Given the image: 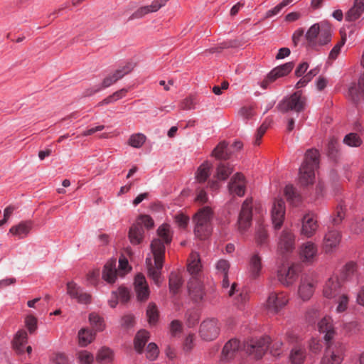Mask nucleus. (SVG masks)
I'll return each instance as SVG.
<instances>
[{
  "mask_svg": "<svg viewBox=\"0 0 364 364\" xmlns=\"http://www.w3.org/2000/svg\"><path fill=\"white\" fill-rule=\"evenodd\" d=\"M343 142L348 146L358 147L363 144L360 137L356 133H350L346 135Z\"/></svg>",
  "mask_w": 364,
  "mask_h": 364,
  "instance_id": "nucleus-42",
  "label": "nucleus"
},
{
  "mask_svg": "<svg viewBox=\"0 0 364 364\" xmlns=\"http://www.w3.org/2000/svg\"><path fill=\"white\" fill-rule=\"evenodd\" d=\"M341 240V232L334 228H329L324 236L323 248L326 252H330L337 247Z\"/></svg>",
  "mask_w": 364,
  "mask_h": 364,
  "instance_id": "nucleus-19",
  "label": "nucleus"
},
{
  "mask_svg": "<svg viewBox=\"0 0 364 364\" xmlns=\"http://www.w3.org/2000/svg\"><path fill=\"white\" fill-rule=\"evenodd\" d=\"M117 261L115 259H109L104 267L102 277L109 284L115 282L117 276L123 277L131 270L129 261L124 257L119 259V270L116 269Z\"/></svg>",
  "mask_w": 364,
  "mask_h": 364,
  "instance_id": "nucleus-5",
  "label": "nucleus"
},
{
  "mask_svg": "<svg viewBox=\"0 0 364 364\" xmlns=\"http://www.w3.org/2000/svg\"><path fill=\"white\" fill-rule=\"evenodd\" d=\"M146 316L150 324H154L158 321L159 311L157 306L154 303L149 304L146 309Z\"/></svg>",
  "mask_w": 364,
  "mask_h": 364,
  "instance_id": "nucleus-47",
  "label": "nucleus"
},
{
  "mask_svg": "<svg viewBox=\"0 0 364 364\" xmlns=\"http://www.w3.org/2000/svg\"><path fill=\"white\" fill-rule=\"evenodd\" d=\"M146 136L142 134H135L130 136L129 144L134 148H140L144 144Z\"/></svg>",
  "mask_w": 364,
  "mask_h": 364,
  "instance_id": "nucleus-50",
  "label": "nucleus"
},
{
  "mask_svg": "<svg viewBox=\"0 0 364 364\" xmlns=\"http://www.w3.org/2000/svg\"><path fill=\"white\" fill-rule=\"evenodd\" d=\"M28 334L26 330H18L12 341V347L19 353L23 352L22 347L27 343Z\"/></svg>",
  "mask_w": 364,
  "mask_h": 364,
  "instance_id": "nucleus-35",
  "label": "nucleus"
},
{
  "mask_svg": "<svg viewBox=\"0 0 364 364\" xmlns=\"http://www.w3.org/2000/svg\"><path fill=\"white\" fill-rule=\"evenodd\" d=\"M183 329V325L177 320L173 321L170 324V331L172 336H176Z\"/></svg>",
  "mask_w": 364,
  "mask_h": 364,
  "instance_id": "nucleus-64",
  "label": "nucleus"
},
{
  "mask_svg": "<svg viewBox=\"0 0 364 364\" xmlns=\"http://www.w3.org/2000/svg\"><path fill=\"white\" fill-rule=\"evenodd\" d=\"M300 257L304 262H313L317 255V247L311 242H307L300 247Z\"/></svg>",
  "mask_w": 364,
  "mask_h": 364,
  "instance_id": "nucleus-26",
  "label": "nucleus"
},
{
  "mask_svg": "<svg viewBox=\"0 0 364 364\" xmlns=\"http://www.w3.org/2000/svg\"><path fill=\"white\" fill-rule=\"evenodd\" d=\"M342 292V285L337 276H331L323 287V296L329 299L336 298Z\"/></svg>",
  "mask_w": 364,
  "mask_h": 364,
  "instance_id": "nucleus-15",
  "label": "nucleus"
},
{
  "mask_svg": "<svg viewBox=\"0 0 364 364\" xmlns=\"http://www.w3.org/2000/svg\"><path fill=\"white\" fill-rule=\"evenodd\" d=\"M133 64L128 63L122 68L117 69L114 73L108 75L103 80L102 87H109L111 85L114 84L125 75L129 74L133 70Z\"/></svg>",
  "mask_w": 364,
  "mask_h": 364,
  "instance_id": "nucleus-20",
  "label": "nucleus"
},
{
  "mask_svg": "<svg viewBox=\"0 0 364 364\" xmlns=\"http://www.w3.org/2000/svg\"><path fill=\"white\" fill-rule=\"evenodd\" d=\"M188 291L190 296L195 302L203 300L204 296L203 286L198 277L191 278L188 282Z\"/></svg>",
  "mask_w": 364,
  "mask_h": 364,
  "instance_id": "nucleus-18",
  "label": "nucleus"
},
{
  "mask_svg": "<svg viewBox=\"0 0 364 364\" xmlns=\"http://www.w3.org/2000/svg\"><path fill=\"white\" fill-rule=\"evenodd\" d=\"M118 299L122 302H127L130 299V292L127 288H125L124 287H119L116 291Z\"/></svg>",
  "mask_w": 364,
  "mask_h": 364,
  "instance_id": "nucleus-57",
  "label": "nucleus"
},
{
  "mask_svg": "<svg viewBox=\"0 0 364 364\" xmlns=\"http://www.w3.org/2000/svg\"><path fill=\"white\" fill-rule=\"evenodd\" d=\"M134 285L138 299L141 301H146L149 297V290L144 276L136 274Z\"/></svg>",
  "mask_w": 364,
  "mask_h": 364,
  "instance_id": "nucleus-25",
  "label": "nucleus"
},
{
  "mask_svg": "<svg viewBox=\"0 0 364 364\" xmlns=\"http://www.w3.org/2000/svg\"><path fill=\"white\" fill-rule=\"evenodd\" d=\"M78 358L81 364H91L93 360L92 355L85 350L79 353Z\"/></svg>",
  "mask_w": 364,
  "mask_h": 364,
  "instance_id": "nucleus-62",
  "label": "nucleus"
},
{
  "mask_svg": "<svg viewBox=\"0 0 364 364\" xmlns=\"http://www.w3.org/2000/svg\"><path fill=\"white\" fill-rule=\"evenodd\" d=\"M229 267V262L225 259L219 260L216 264L218 272H220L222 275L228 274Z\"/></svg>",
  "mask_w": 364,
  "mask_h": 364,
  "instance_id": "nucleus-60",
  "label": "nucleus"
},
{
  "mask_svg": "<svg viewBox=\"0 0 364 364\" xmlns=\"http://www.w3.org/2000/svg\"><path fill=\"white\" fill-rule=\"evenodd\" d=\"M210 168L211 164H209L208 162L202 164L197 169L196 173V180L199 183L205 182L210 175Z\"/></svg>",
  "mask_w": 364,
  "mask_h": 364,
  "instance_id": "nucleus-38",
  "label": "nucleus"
},
{
  "mask_svg": "<svg viewBox=\"0 0 364 364\" xmlns=\"http://www.w3.org/2000/svg\"><path fill=\"white\" fill-rule=\"evenodd\" d=\"M159 350L157 345L154 343H150L146 347V358L149 360H154L158 358Z\"/></svg>",
  "mask_w": 364,
  "mask_h": 364,
  "instance_id": "nucleus-55",
  "label": "nucleus"
},
{
  "mask_svg": "<svg viewBox=\"0 0 364 364\" xmlns=\"http://www.w3.org/2000/svg\"><path fill=\"white\" fill-rule=\"evenodd\" d=\"M149 338V333L146 330H139L134 338V349L141 354L144 347Z\"/></svg>",
  "mask_w": 364,
  "mask_h": 364,
  "instance_id": "nucleus-36",
  "label": "nucleus"
},
{
  "mask_svg": "<svg viewBox=\"0 0 364 364\" xmlns=\"http://www.w3.org/2000/svg\"><path fill=\"white\" fill-rule=\"evenodd\" d=\"M332 28L326 22L317 23L312 25L305 34L307 47L311 49L327 45L331 41Z\"/></svg>",
  "mask_w": 364,
  "mask_h": 364,
  "instance_id": "nucleus-2",
  "label": "nucleus"
},
{
  "mask_svg": "<svg viewBox=\"0 0 364 364\" xmlns=\"http://www.w3.org/2000/svg\"><path fill=\"white\" fill-rule=\"evenodd\" d=\"M95 333L88 328H81L78 332L79 344L86 346L94 339Z\"/></svg>",
  "mask_w": 364,
  "mask_h": 364,
  "instance_id": "nucleus-39",
  "label": "nucleus"
},
{
  "mask_svg": "<svg viewBox=\"0 0 364 364\" xmlns=\"http://www.w3.org/2000/svg\"><path fill=\"white\" fill-rule=\"evenodd\" d=\"M213 215V210L208 206L199 209L195 214L193 217L194 234L200 240H205L211 235Z\"/></svg>",
  "mask_w": 364,
  "mask_h": 364,
  "instance_id": "nucleus-4",
  "label": "nucleus"
},
{
  "mask_svg": "<svg viewBox=\"0 0 364 364\" xmlns=\"http://www.w3.org/2000/svg\"><path fill=\"white\" fill-rule=\"evenodd\" d=\"M271 343V338L269 336H264L259 339L252 340L245 346V350L255 359H261L267 352Z\"/></svg>",
  "mask_w": 364,
  "mask_h": 364,
  "instance_id": "nucleus-8",
  "label": "nucleus"
},
{
  "mask_svg": "<svg viewBox=\"0 0 364 364\" xmlns=\"http://www.w3.org/2000/svg\"><path fill=\"white\" fill-rule=\"evenodd\" d=\"M241 345L237 339H230L224 346L222 351V359H232L235 353L240 349Z\"/></svg>",
  "mask_w": 364,
  "mask_h": 364,
  "instance_id": "nucleus-31",
  "label": "nucleus"
},
{
  "mask_svg": "<svg viewBox=\"0 0 364 364\" xmlns=\"http://www.w3.org/2000/svg\"><path fill=\"white\" fill-rule=\"evenodd\" d=\"M358 265L354 262H348L343 267L341 272V277L343 279H349L354 274L357 272Z\"/></svg>",
  "mask_w": 364,
  "mask_h": 364,
  "instance_id": "nucleus-44",
  "label": "nucleus"
},
{
  "mask_svg": "<svg viewBox=\"0 0 364 364\" xmlns=\"http://www.w3.org/2000/svg\"><path fill=\"white\" fill-rule=\"evenodd\" d=\"M306 105V97L302 95L301 91H297L291 94L289 97L283 100L278 105L279 110L286 113L293 110L299 113L304 109Z\"/></svg>",
  "mask_w": 364,
  "mask_h": 364,
  "instance_id": "nucleus-6",
  "label": "nucleus"
},
{
  "mask_svg": "<svg viewBox=\"0 0 364 364\" xmlns=\"http://www.w3.org/2000/svg\"><path fill=\"white\" fill-rule=\"evenodd\" d=\"M285 214L284 202L282 199H276L272 210V220L275 229L282 226Z\"/></svg>",
  "mask_w": 364,
  "mask_h": 364,
  "instance_id": "nucleus-16",
  "label": "nucleus"
},
{
  "mask_svg": "<svg viewBox=\"0 0 364 364\" xmlns=\"http://www.w3.org/2000/svg\"><path fill=\"white\" fill-rule=\"evenodd\" d=\"M345 42H346V36H343L341 37V40L331 50V51L329 54V58L331 59L334 60L338 57V55L340 53L341 48L344 45Z\"/></svg>",
  "mask_w": 364,
  "mask_h": 364,
  "instance_id": "nucleus-59",
  "label": "nucleus"
},
{
  "mask_svg": "<svg viewBox=\"0 0 364 364\" xmlns=\"http://www.w3.org/2000/svg\"><path fill=\"white\" fill-rule=\"evenodd\" d=\"M300 272V266L293 264L287 268L280 269L277 272V279L283 286L289 287L296 281Z\"/></svg>",
  "mask_w": 364,
  "mask_h": 364,
  "instance_id": "nucleus-9",
  "label": "nucleus"
},
{
  "mask_svg": "<svg viewBox=\"0 0 364 364\" xmlns=\"http://www.w3.org/2000/svg\"><path fill=\"white\" fill-rule=\"evenodd\" d=\"M350 230L356 235L361 233L364 230V218L360 216L355 218L350 226Z\"/></svg>",
  "mask_w": 364,
  "mask_h": 364,
  "instance_id": "nucleus-51",
  "label": "nucleus"
},
{
  "mask_svg": "<svg viewBox=\"0 0 364 364\" xmlns=\"http://www.w3.org/2000/svg\"><path fill=\"white\" fill-rule=\"evenodd\" d=\"M134 223H139L142 227L144 226L147 229L151 228L154 225V222L149 215H141L138 218Z\"/></svg>",
  "mask_w": 364,
  "mask_h": 364,
  "instance_id": "nucleus-56",
  "label": "nucleus"
},
{
  "mask_svg": "<svg viewBox=\"0 0 364 364\" xmlns=\"http://www.w3.org/2000/svg\"><path fill=\"white\" fill-rule=\"evenodd\" d=\"M343 330L348 335H354L360 331V325L357 321H351L343 325Z\"/></svg>",
  "mask_w": 364,
  "mask_h": 364,
  "instance_id": "nucleus-52",
  "label": "nucleus"
},
{
  "mask_svg": "<svg viewBox=\"0 0 364 364\" xmlns=\"http://www.w3.org/2000/svg\"><path fill=\"white\" fill-rule=\"evenodd\" d=\"M268 240V235L267 234V230L263 227H259L256 234V242L258 246H262L267 244Z\"/></svg>",
  "mask_w": 364,
  "mask_h": 364,
  "instance_id": "nucleus-54",
  "label": "nucleus"
},
{
  "mask_svg": "<svg viewBox=\"0 0 364 364\" xmlns=\"http://www.w3.org/2000/svg\"><path fill=\"white\" fill-rule=\"evenodd\" d=\"M338 141L334 139V138H332L330 139L328 144V150L329 155L331 157H335L337 152H338Z\"/></svg>",
  "mask_w": 364,
  "mask_h": 364,
  "instance_id": "nucleus-63",
  "label": "nucleus"
},
{
  "mask_svg": "<svg viewBox=\"0 0 364 364\" xmlns=\"http://www.w3.org/2000/svg\"><path fill=\"white\" fill-rule=\"evenodd\" d=\"M89 321L90 324L96 331H102L104 329V321L100 315L95 313L90 314Z\"/></svg>",
  "mask_w": 364,
  "mask_h": 364,
  "instance_id": "nucleus-45",
  "label": "nucleus"
},
{
  "mask_svg": "<svg viewBox=\"0 0 364 364\" xmlns=\"http://www.w3.org/2000/svg\"><path fill=\"white\" fill-rule=\"evenodd\" d=\"M227 143L224 141L220 142L213 151V156L218 159L226 160L229 159V154L227 151Z\"/></svg>",
  "mask_w": 364,
  "mask_h": 364,
  "instance_id": "nucleus-40",
  "label": "nucleus"
},
{
  "mask_svg": "<svg viewBox=\"0 0 364 364\" xmlns=\"http://www.w3.org/2000/svg\"><path fill=\"white\" fill-rule=\"evenodd\" d=\"M157 233L159 238L154 239L150 245L154 255V262L150 258H146V263L149 277L154 279L155 284H159L165 257L164 245L170 244L172 240L170 225L167 223L162 224L158 228Z\"/></svg>",
  "mask_w": 364,
  "mask_h": 364,
  "instance_id": "nucleus-1",
  "label": "nucleus"
},
{
  "mask_svg": "<svg viewBox=\"0 0 364 364\" xmlns=\"http://www.w3.org/2000/svg\"><path fill=\"white\" fill-rule=\"evenodd\" d=\"M220 329L219 323L217 319L208 318L200 324V335L203 340L212 341L218 337Z\"/></svg>",
  "mask_w": 364,
  "mask_h": 364,
  "instance_id": "nucleus-10",
  "label": "nucleus"
},
{
  "mask_svg": "<svg viewBox=\"0 0 364 364\" xmlns=\"http://www.w3.org/2000/svg\"><path fill=\"white\" fill-rule=\"evenodd\" d=\"M318 152L316 149H309L305 154L304 161L299 168V183L308 186L314 183V171L318 166Z\"/></svg>",
  "mask_w": 364,
  "mask_h": 364,
  "instance_id": "nucleus-3",
  "label": "nucleus"
},
{
  "mask_svg": "<svg viewBox=\"0 0 364 364\" xmlns=\"http://www.w3.org/2000/svg\"><path fill=\"white\" fill-rule=\"evenodd\" d=\"M246 181L244 176L240 173H235L228 184L230 194L242 196L245 193Z\"/></svg>",
  "mask_w": 364,
  "mask_h": 364,
  "instance_id": "nucleus-17",
  "label": "nucleus"
},
{
  "mask_svg": "<svg viewBox=\"0 0 364 364\" xmlns=\"http://www.w3.org/2000/svg\"><path fill=\"white\" fill-rule=\"evenodd\" d=\"M288 302V299L284 292H272L269 294L267 301H266V307L273 313H277Z\"/></svg>",
  "mask_w": 364,
  "mask_h": 364,
  "instance_id": "nucleus-13",
  "label": "nucleus"
},
{
  "mask_svg": "<svg viewBox=\"0 0 364 364\" xmlns=\"http://www.w3.org/2000/svg\"><path fill=\"white\" fill-rule=\"evenodd\" d=\"M348 95L354 102H358L364 97V74L360 77L358 84H353L348 88Z\"/></svg>",
  "mask_w": 364,
  "mask_h": 364,
  "instance_id": "nucleus-30",
  "label": "nucleus"
},
{
  "mask_svg": "<svg viewBox=\"0 0 364 364\" xmlns=\"http://www.w3.org/2000/svg\"><path fill=\"white\" fill-rule=\"evenodd\" d=\"M284 195L291 203L296 204L300 200V196L295 191L293 186H287L284 189Z\"/></svg>",
  "mask_w": 364,
  "mask_h": 364,
  "instance_id": "nucleus-48",
  "label": "nucleus"
},
{
  "mask_svg": "<svg viewBox=\"0 0 364 364\" xmlns=\"http://www.w3.org/2000/svg\"><path fill=\"white\" fill-rule=\"evenodd\" d=\"M364 12V0H355L354 4L346 12L345 19L347 21H355Z\"/></svg>",
  "mask_w": 364,
  "mask_h": 364,
  "instance_id": "nucleus-28",
  "label": "nucleus"
},
{
  "mask_svg": "<svg viewBox=\"0 0 364 364\" xmlns=\"http://www.w3.org/2000/svg\"><path fill=\"white\" fill-rule=\"evenodd\" d=\"M31 228L30 222H21L17 225L12 226L9 232L19 238H23L28 235Z\"/></svg>",
  "mask_w": 364,
  "mask_h": 364,
  "instance_id": "nucleus-37",
  "label": "nucleus"
},
{
  "mask_svg": "<svg viewBox=\"0 0 364 364\" xmlns=\"http://www.w3.org/2000/svg\"><path fill=\"white\" fill-rule=\"evenodd\" d=\"M201 270V264L199 255L196 252H192L188 259V271L193 277H198Z\"/></svg>",
  "mask_w": 364,
  "mask_h": 364,
  "instance_id": "nucleus-32",
  "label": "nucleus"
},
{
  "mask_svg": "<svg viewBox=\"0 0 364 364\" xmlns=\"http://www.w3.org/2000/svg\"><path fill=\"white\" fill-rule=\"evenodd\" d=\"M318 331L324 333V338L327 343H332L331 340L335 335V330L333 328L332 321L330 317H325L318 323Z\"/></svg>",
  "mask_w": 364,
  "mask_h": 364,
  "instance_id": "nucleus-27",
  "label": "nucleus"
},
{
  "mask_svg": "<svg viewBox=\"0 0 364 364\" xmlns=\"http://www.w3.org/2000/svg\"><path fill=\"white\" fill-rule=\"evenodd\" d=\"M144 227L139 223H134L129 229V239L133 245L141 244L144 240Z\"/></svg>",
  "mask_w": 364,
  "mask_h": 364,
  "instance_id": "nucleus-29",
  "label": "nucleus"
},
{
  "mask_svg": "<svg viewBox=\"0 0 364 364\" xmlns=\"http://www.w3.org/2000/svg\"><path fill=\"white\" fill-rule=\"evenodd\" d=\"M195 101L194 99L191 97H187L184 99L182 102H181L180 107L184 110H191L195 109Z\"/></svg>",
  "mask_w": 364,
  "mask_h": 364,
  "instance_id": "nucleus-61",
  "label": "nucleus"
},
{
  "mask_svg": "<svg viewBox=\"0 0 364 364\" xmlns=\"http://www.w3.org/2000/svg\"><path fill=\"white\" fill-rule=\"evenodd\" d=\"M232 171V168L228 164L220 163L217 167L215 177L219 180H225Z\"/></svg>",
  "mask_w": 364,
  "mask_h": 364,
  "instance_id": "nucleus-43",
  "label": "nucleus"
},
{
  "mask_svg": "<svg viewBox=\"0 0 364 364\" xmlns=\"http://www.w3.org/2000/svg\"><path fill=\"white\" fill-rule=\"evenodd\" d=\"M345 205L340 204L336 207L335 215L332 218V223L334 225L340 224L345 218Z\"/></svg>",
  "mask_w": 364,
  "mask_h": 364,
  "instance_id": "nucleus-49",
  "label": "nucleus"
},
{
  "mask_svg": "<svg viewBox=\"0 0 364 364\" xmlns=\"http://www.w3.org/2000/svg\"><path fill=\"white\" fill-rule=\"evenodd\" d=\"M345 347L340 342L327 343L325 355L321 360L323 364H341L343 359Z\"/></svg>",
  "mask_w": 364,
  "mask_h": 364,
  "instance_id": "nucleus-7",
  "label": "nucleus"
},
{
  "mask_svg": "<svg viewBox=\"0 0 364 364\" xmlns=\"http://www.w3.org/2000/svg\"><path fill=\"white\" fill-rule=\"evenodd\" d=\"M262 269V257L257 252H253L249 259L248 272L251 279H257Z\"/></svg>",
  "mask_w": 364,
  "mask_h": 364,
  "instance_id": "nucleus-23",
  "label": "nucleus"
},
{
  "mask_svg": "<svg viewBox=\"0 0 364 364\" xmlns=\"http://www.w3.org/2000/svg\"><path fill=\"white\" fill-rule=\"evenodd\" d=\"M295 248V235L291 230L285 228L281 232L278 249L282 253L291 252Z\"/></svg>",
  "mask_w": 364,
  "mask_h": 364,
  "instance_id": "nucleus-14",
  "label": "nucleus"
},
{
  "mask_svg": "<svg viewBox=\"0 0 364 364\" xmlns=\"http://www.w3.org/2000/svg\"><path fill=\"white\" fill-rule=\"evenodd\" d=\"M318 228L317 220L312 213L306 214L302 219L301 234L307 237H311L315 233Z\"/></svg>",
  "mask_w": 364,
  "mask_h": 364,
  "instance_id": "nucleus-24",
  "label": "nucleus"
},
{
  "mask_svg": "<svg viewBox=\"0 0 364 364\" xmlns=\"http://www.w3.org/2000/svg\"><path fill=\"white\" fill-rule=\"evenodd\" d=\"M127 93V89H125V88L120 89L116 92H114L112 95H109L107 98H105L103 101H102L100 103V105H108L109 103L115 102V101L122 98Z\"/></svg>",
  "mask_w": 364,
  "mask_h": 364,
  "instance_id": "nucleus-46",
  "label": "nucleus"
},
{
  "mask_svg": "<svg viewBox=\"0 0 364 364\" xmlns=\"http://www.w3.org/2000/svg\"><path fill=\"white\" fill-rule=\"evenodd\" d=\"M183 284L181 277L178 273L171 272L169 276V289L173 294H176Z\"/></svg>",
  "mask_w": 364,
  "mask_h": 364,
  "instance_id": "nucleus-41",
  "label": "nucleus"
},
{
  "mask_svg": "<svg viewBox=\"0 0 364 364\" xmlns=\"http://www.w3.org/2000/svg\"><path fill=\"white\" fill-rule=\"evenodd\" d=\"M25 324L30 333H32L37 328V319L32 315L27 316L25 319Z\"/></svg>",
  "mask_w": 364,
  "mask_h": 364,
  "instance_id": "nucleus-58",
  "label": "nucleus"
},
{
  "mask_svg": "<svg viewBox=\"0 0 364 364\" xmlns=\"http://www.w3.org/2000/svg\"><path fill=\"white\" fill-rule=\"evenodd\" d=\"M168 0H154L151 5L144 6L139 8L132 15L129 17V20L136 18H141L144 15L157 11L161 7H162Z\"/></svg>",
  "mask_w": 364,
  "mask_h": 364,
  "instance_id": "nucleus-21",
  "label": "nucleus"
},
{
  "mask_svg": "<svg viewBox=\"0 0 364 364\" xmlns=\"http://www.w3.org/2000/svg\"><path fill=\"white\" fill-rule=\"evenodd\" d=\"M305 359L306 350L304 346L297 345L291 350L289 360L291 364H302Z\"/></svg>",
  "mask_w": 364,
  "mask_h": 364,
  "instance_id": "nucleus-34",
  "label": "nucleus"
},
{
  "mask_svg": "<svg viewBox=\"0 0 364 364\" xmlns=\"http://www.w3.org/2000/svg\"><path fill=\"white\" fill-rule=\"evenodd\" d=\"M338 297V305L336 306V311L337 313H342L345 311L347 309L348 304V296L344 294L341 293Z\"/></svg>",
  "mask_w": 364,
  "mask_h": 364,
  "instance_id": "nucleus-53",
  "label": "nucleus"
},
{
  "mask_svg": "<svg viewBox=\"0 0 364 364\" xmlns=\"http://www.w3.org/2000/svg\"><path fill=\"white\" fill-rule=\"evenodd\" d=\"M294 69V62H287L282 65L277 66L269 73L271 79H277L284 77Z\"/></svg>",
  "mask_w": 364,
  "mask_h": 364,
  "instance_id": "nucleus-33",
  "label": "nucleus"
},
{
  "mask_svg": "<svg viewBox=\"0 0 364 364\" xmlns=\"http://www.w3.org/2000/svg\"><path fill=\"white\" fill-rule=\"evenodd\" d=\"M315 281L311 277L301 279L298 293L303 301H308L314 294Z\"/></svg>",
  "mask_w": 364,
  "mask_h": 364,
  "instance_id": "nucleus-22",
  "label": "nucleus"
},
{
  "mask_svg": "<svg viewBox=\"0 0 364 364\" xmlns=\"http://www.w3.org/2000/svg\"><path fill=\"white\" fill-rule=\"evenodd\" d=\"M66 291L70 298L75 299L79 304H87L91 302V295L73 281L66 284Z\"/></svg>",
  "mask_w": 364,
  "mask_h": 364,
  "instance_id": "nucleus-11",
  "label": "nucleus"
},
{
  "mask_svg": "<svg viewBox=\"0 0 364 364\" xmlns=\"http://www.w3.org/2000/svg\"><path fill=\"white\" fill-rule=\"evenodd\" d=\"M252 221V199L247 198L242 204V210L239 213V220H237V225H239V230L245 231L250 225Z\"/></svg>",
  "mask_w": 364,
  "mask_h": 364,
  "instance_id": "nucleus-12",
  "label": "nucleus"
}]
</instances>
